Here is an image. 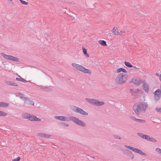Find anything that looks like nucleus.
Returning <instances> with one entry per match:
<instances>
[{"label":"nucleus","instance_id":"48","mask_svg":"<svg viewBox=\"0 0 161 161\" xmlns=\"http://www.w3.org/2000/svg\"><path fill=\"white\" fill-rule=\"evenodd\" d=\"M138 149L135 148L134 152L137 153V151H138Z\"/></svg>","mask_w":161,"mask_h":161},{"label":"nucleus","instance_id":"35","mask_svg":"<svg viewBox=\"0 0 161 161\" xmlns=\"http://www.w3.org/2000/svg\"><path fill=\"white\" fill-rule=\"evenodd\" d=\"M20 3H21L23 4L27 5L28 4V3L25 1H23V0H19Z\"/></svg>","mask_w":161,"mask_h":161},{"label":"nucleus","instance_id":"52","mask_svg":"<svg viewBox=\"0 0 161 161\" xmlns=\"http://www.w3.org/2000/svg\"><path fill=\"white\" fill-rule=\"evenodd\" d=\"M156 74L157 76H159V74L158 73H156Z\"/></svg>","mask_w":161,"mask_h":161},{"label":"nucleus","instance_id":"30","mask_svg":"<svg viewBox=\"0 0 161 161\" xmlns=\"http://www.w3.org/2000/svg\"><path fill=\"white\" fill-rule=\"evenodd\" d=\"M7 115V114L6 113L0 110V116H5Z\"/></svg>","mask_w":161,"mask_h":161},{"label":"nucleus","instance_id":"24","mask_svg":"<svg viewBox=\"0 0 161 161\" xmlns=\"http://www.w3.org/2000/svg\"><path fill=\"white\" fill-rule=\"evenodd\" d=\"M2 107H6L8 106L9 103L5 102H2Z\"/></svg>","mask_w":161,"mask_h":161},{"label":"nucleus","instance_id":"44","mask_svg":"<svg viewBox=\"0 0 161 161\" xmlns=\"http://www.w3.org/2000/svg\"><path fill=\"white\" fill-rule=\"evenodd\" d=\"M156 110L158 112H161V108H156Z\"/></svg>","mask_w":161,"mask_h":161},{"label":"nucleus","instance_id":"5","mask_svg":"<svg viewBox=\"0 0 161 161\" xmlns=\"http://www.w3.org/2000/svg\"><path fill=\"white\" fill-rule=\"evenodd\" d=\"M72 65L73 67L75 68L77 70L82 72L84 67L82 66L74 63H72Z\"/></svg>","mask_w":161,"mask_h":161},{"label":"nucleus","instance_id":"39","mask_svg":"<svg viewBox=\"0 0 161 161\" xmlns=\"http://www.w3.org/2000/svg\"><path fill=\"white\" fill-rule=\"evenodd\" d=\"M156 151L161 155V149L159 148H157Z\"/></svg>","mask_w":161,"mask_h":161},{"label":"nucleus","instance_id":"27","mask_svg":"<svg viewBox=\"0 0 161 161\" xmlns=\"http://www.w3.org/2000/svg\"><path fill=\"white\" fill-rule=\"evenodd\" d=\"M137 153H138L141 155H142L143 156H146L147 154L145 153L142 152L141 150L138 149V150L137 151Z\"/></svg>","mask_w":161,"mask_h":161},{"label":"nucleus","instance_id":"12","mask_svg":"<svg viewBox=\"0 0 161 161\" xmlns=\"http://www.w3.org/2000/svg\"><path fill=\"white\" fill-rule=\"evenodd\" d=\"M30 120L31 121H40L41 120V119L40 118H37L34 115H31Z\"/></svg>","mask_w":161,"mask_h":161},{"label":"nucleus","instance_id":"54","mask_svg":"<svg viewBox=\"0 0 161 161\" xmlns=\"http://www.w3.org/2000/svg\"><path fill=\"white\" fill-rule=\"evenodd\" d=\"M160 93H161V90L160 91Z\"/></svg>","mask_w":161,"mask_h":161},{"label":"nucleus","instance_id":"45","mask_svg":"<svg viewBox=\"0 0 161 161\" xmlns=\"http://www.w3.org/2000/svg\"><path fill=\"white\" fill-rule=\"evenodd\" d=\"M116 31L115 32L114 34L119 35V32L118 30L117 29H116Z\"/></svg>","mask_w":161,"mask_h":161},{"label":"nucleus","instance_id":"25","mask_svg":"<svg viewBox=\"0 0 161 161\" xmlns=\"http://www.w3.org/2000/svg\"><path fill=\"white\" fill-rule=\"evenodd\" d=\"M125 147H126V148H128V149H130V150H131L133 151H134L135 149V148H134V147H131L130 146H127V145H125Z\"/></svg>","mask_w":161,"mask_h":161},{"label":"nucleus","instance_id":"43","mask_svg":"<svg viewBox=\"0 0 161 161\" xmlns=\"http://www.w3.org/2000/svg\"><path fill=\"white\" fill-rule=\"evenodd\" d=\"M20 158L19 157H18L16 159H14L12 161H19L20 160Z\"/></svg>","mask_w":161,"mask_h":161},{"label":"nucleus","instance_id":"4","mask_svg":"<svg viewBox=\"0 0 161 161\" xmlns=\"http://www.w3.org/2000/svg\"><path fill=\"white\" fill-rule=\"evenodd\" d=\"M160 90L159 89H157L154 93V98L155 100H158L161 97Z\"/></svg>","mask_w":161,"mask_h":161},{"label":"nucleus","instance_id":"26","mask_svg":"<svg viewBox=\"0 0 161 161\" xmlns=\"http://www.w3.org/2000/svg\"><path fill=\"white\" fill-rule=\"evenodd\" d=\"M137 153H138L141 155H142L143 156H146L147 154L145 153L142 152L141 150L138 149V150L137 151Z\"/></svg>","mask_w":161,"mask_h":161},{"label":"nucleus","instance_id":"53","mask_svg":"<svg viewBox=\"0 0 161 161\" xmlns=\"http://www.w3.org/2000/svg\"><path fill=\"white\" fill-rule=\"evenodd\" d=\"M91 157H92V158H94V157L93 156H91Z\"/></svg>","mask_w":161,"mask_h":161},{"label":"nucleus","instance_id":"29","mask_svg":"<svg viewBox=\"0 0 161 161\" xmlns=\"http://www.w3.org/2000/svg\"><path fill=\"white\" fill-rule=\"evenodd\" d=\"M31 115L29 114L26 113L25 114L24 118L26 119H28L29 120H30Z\"/></svg>","mask_w":161,"mask_h":161},{"label":"nucleus","instance_id":"33","mask_svg":"<svg viewBox=\"0 0 161 161\" xmlns=\"http://www.w3.org/2000/svg\"><path fill=\"white\" fill-rule=\"evenodd\" d=\"M136 121L138 122L142 123H145L146 122V121L144 119H137Z\"/></svg>","mask_w":161,"mask_h":161},{"label":"nucleus","instance_id":"31","mask_svg":"<svg viewBox=\"0 0 161 161\" xmlns=\"http://www.w3.org/2000/svg\"><path fill=\"white\" fill-rule=\"evenodd\" d=\"M1 55L6 59H8L9 55H7L5 54L4 53H1Z\"/></svg>","mask_w":161,"mask_h":161},{"label":"nucleus","instance_id":"18","mask_svg":"<svg viewBox=\"0 0 161 161\" xmlns=\"http://www.w3.org/2000/svg\"><path fill=\"white\" fill-rule=\"evenodd\" d=\"M98 43L100 45L103 46H107V44L106 42L104 40H100L98 41Z\"/></svg>","mask_w":161,"mask_h":161},{"label":"nucleus","instance_id":"40","mask_svg":"<svg viewBox=\"0 0 161 161\" xmlns=\"http://www.w3.org/2000/svg\"><path fill=\"white\" fill-rule=\"evenodd\" d=\"M137 134L139 136L142 138L144 135L142 133H137Z\"/></svg>","mask_w":161,"mask_h":161},{"label":"nucleus","instance_id":"21","mask_svg":"<svg viewBox=\"0 0 161 161\" xmlns=\"http://www.w3.org/2000/svg\"><path fill=\"white\" fill-rule=\"evenodd\" d=\"M121 72H122L124 73H126L127 72L126 70L123 68H119L117 69V73H119Z\"/></svg>","mask_w":161,"mask_h":161},{"label":"nucleus","instance_id":"46","mask_svg":"<svg viewBox=\"0 0 161 161\" xmlns=\"http://www.w3.org/2000/svg\"><path fill=\"white\" fill-rule=\"evenodd\" d=\"M45 136H44V137H46L47 138H48L50 136L46 134H45Z\"/></svg>","mask_w":161,"mask_h":161},{"label":"nucleus","instance_id":"51","mask_svg":"<svg viewBox=\"0 0 161 161\" xmlns=\"http://www.w3.org/2000/svg\"><path fill=\"white\" fill-rule=\"evenodd\" d=\"M1 103H2V102H0V107H2Z\"/></svg>","mask_w":161,"mask_h":161},{"label":"nucleus","instance_id":"47","mask_svg":"<svg viewBox=\"0 0 161 161\" xmlns=\"http://www.w3.org/2000/svg\"><path fill=\"white\" fill-rule=\"evenodd\" d=\"M125 31H120L119 33V35H122L123 33H124Z\"/></svg>","mask_w":161,"mask_h":161},{"label":"nucleus","instance_id":"2","mask_svg":"<svg viewBox=\"0 0 161 161\" xmlns=\"http://www.w3.org/2000/svg\"><path fill=\"white\" fill-rule=\"evenodd\" d=\"M147 107V104L146 102L142 103H135L133 106L132 109L135 114L137 115L142 112H144Z\"/></svg>","mask_w":161,"mask_h":161},{"label":"nucleus","instance_id":"6","mask_svg":"<svg viewBox=\"0 0 161 161\" xmlns=\"http://www.w3.org/2000/svg\"><path fill=\"white\" fill-rule=\"evenodd\" d=\"M143 85L142 86L143 90L147 93H148L149 89V86L148 84L147 83L145 80L143 81Z\"/></svg>","mask_w":161,"mask_h":161},{"label":"nucleus","instance_id":"32","mask_svg":"<svg viewBox=\"0 0 161 161\" xmlns=\"http://www.w3.org/2000/svg\"><path fill=\"white\" fill-rule=\"evenodd\" d=\"M148 141H149L150 142H157L156 140L153 137H149V138L148 139Z\"/></svg>","mask_w":161,"mask_h":161},{"label":"nucleus","instance_id":"22","mask_svg":"<svg viewBox=\"0 0 161 161\" xmlns=\"http://www.w3.org/2000/svg\"><path fill=\"white\" fill-rule=\"evenodd\" d=\"M83 52L84 54L86 56V57L88 58L89 55L87 52V50L83 47Z\"/></svg>","mask_w":161,"mask_h":161},{"label":"nucleus","instance_id":"37","mask_svg":"<svg viewBox=\"0 0 161 161\" xmlns=\"http://www.w3.org/2000/svg\"><path fill=\"white\" fill-rule=\"evenodd\" d=\"M61 125L64 127H68L69 125L66 123L64 122H62Z\"/></svg>","mask_w":161,"mask_h":161},{"label":"nucleus","instance_id":"14","mask_svg":"<svg viewBox=\"0 0 161 161\" xmlns=\"http://www.w3.org/2000/svg\"><path fill=\"white\" fill-rule=\"evenodd\" d=\"M104 103H105L103 101L99 102L98 100L96 99L94 103V105L99 106L103 105Z\"/></svg>","mask_w":161,"mask_h":161},{"label":"nucleus","instance_id":"42","mask_svg":"<svg viewBox=\"0 0 161 161\" xmlns=\"http://www.w3.org/2000/svg\"><path fill=\"white\" fill-rule=\"evenodd\" d=\"M113 136V137L115 138L119 139H121V138L120 137H119V136H118V135H114Z\"/></svg>","mask_w":161,"mask_h":161},{"label":"nucleus","instance_id":"1","mask_svg":"<svg viewBox=\"0 0 161 161\" xmlns=\"http://www.w3.org/2000/svg\"><path fill=\"white\" fill-rule=\"evenodd\" d=\"M55 118L62 121H68L72 120L76 124L82 127H86V124L83 121L78 118L73 116H70L69 118L64 116H55Z\"/></svg>","mask_w":161,"mask_h":161},{"label":"nucleus","instance_id":"28","mask_svg":"<svg viewBox=\"0 0 161 161\" xmlns=\"http://www.w3.org/2000/svg\"><path fill=\"white\" fill-rule=\"evenodd\" d=\"M137 153H138L141 155H142L143 156H146L147 154L145 153L142 152L141 150L138 149V150L137 151Z\"/></svg>","mask_w":161,"mask_h":161},{"label":"nucleus","instance_id":"23","mask_svg":"<svg viewBox=\"0 0 161 161\" xmlns=\"http://www.w3.org/2000/svg\"><path fill=\"white\" fill-rule=\"evenodd\" d=\"M16 80L17 81H21L24 82H27V81H26L25 79L21 77L20 78L17 77L16 78Z\"/></svg>","mask_w":161,"mask_h":161},{"label":"nucleus","instance_id":"11","mask_svg":"<svg viewBox=\"0 0 161 161\" xmlns=\"http://www.w3.org/2000/svg\"><path fill=\"white\" fill-rule=\"evenodd\" d=\"M8 59L10 60H12L13 61L15 62H19L20 61V59L17 57H15L14 56L9 55Z\"/></svg>","mask_w":161,"mask_h":161},{"label":"nucleus","instance_id":"16","mask_svg":"<svg viewBox=\"0 0 161 161\" xmlns=\"http://www.w3.org/2000/svg\"><path fill=\"white\" fill-rule=\"evenodd\" d=\"M127 156L131 158L132 159H133L134 158V155L131 152L128 150H127Z\"/></svg>","mask_w":161,"mask_h":161},{"label":"nucleus","instance_id":"15","mask_svg":"<svg viewBox=\"0 0 161 161\" xmlns=\"http://www.w3.org/2000/svg\"><path fill=\"white\" fill-rule=\"evenodd\" d=\"M86 100L89 103L92 104L93 105H95L94 103L95 102L96 99H92L90 98H86Z\"/></svg>","mask_w":161,"mask_h":161},{"label":"nucleus","instance_id":"9","mask_svg":"<svg viewBox=\"0 0 161 161\" xmlns=\"http://www.w3.org/2000/svg\"><path fill=\"white\" fill-rule=\"evenodd\" d=\"M139 91L138 89H137L136 90L134 91L133 89H130V92L131 93L132 95L134 96L135 97H137L138 96L137 95L138 92Z\"/></svg>","mask_w":161,"mask_h":161},{"label":"nucleus","instance_id":"20","mask_svg":"<svg viewBox=\"0 0 161 161\" xmlns=\"http://www.w3.org/2000/svg\"><path fill=\"white\" fill-rule=\"evenodd\" d=\"M125 65L128 67L131 68V67H134L129 62L125 61L124 62Z\"/></svg>","mask_w":161,"mask_h":161},{"label":"nucleus","instance_id":"19","mask_svg":"<svg viewBox=\"0 0 161 161\" xmlns=\"http://www.w3.org/2000/svg\"><path fill=\"white\" fill-rule=\"evenodd\" d=\"M16 95V97H19L21 99L24 100L26 98V97H24V95L21 93H19Z\"/></svg>","mask_w":161,"mask_h":161},{"label":"nucleus","instance_id":"7","mask_svg":"<svg viewBox=\"0 0 161 161\" xmlns=\"http://www.w3.org/2000/svg\"><path fill=\"white\" fill-rule=\"evenodd\" d=\"M130 82H132L135 85H138L141 84L142 82V81L141 80H137V79L133 78L131 80Z\"/></svg>","mask_w":161,"mask_h":161},{"label":"nucleus","instance_id":"34","mask_svg":"<svg viewBox=\"0 0 161 161\" xmlns=\"http://www.w3.org/2000/svg\"><path fill=\"white\" fill-rule=\"evenodd\" d=\"M149 138V136L148 135H144L142 138L148 141V139Z\"/></svg>","mask_w":161,"mask_h":161},{"label":"nucleus","instance_id":"49","mask_svg":"<svg viewBox=\"0 0 161 161\" xmlns=\"http://www.w3.org/2000/svg\"><path fill=\"white\" fill-rule=\"evenodd\" d=\"M116 31V29H115V28H114V29L112 30L113 32L114 33Z\"/></svg>","mask_w":161,"mask_h":161},{"label":"nucleus","instance_id":"36","mask_svg":"<svg viewBox=\"0 0 161 161\" xmlns=\"http://www.w3.org/2000/svg\"><path fill=\"white\" fill-rule=\"evenodd\" d=\"M78 108L79 107H77L74 106L72 107V108H71V109L73 111L76 113V110L77 109V108Z\"/></svg>","mask_w":161,"mask_h":161},{"label":"nucleus","instance_id":"13","mask_svg":"<svg viewBox=\"0 0 161 161\" xmlns=\"http://www.w3.org/2000/svg\"><path fill=\"white\" fill-rule=\"evenodd\" d=\"M5 83H6L7 84L9 85H11L16 86H18V85L17 83L11 81L6 80L5 81Z\"/></svg>","mask_w":161,"mask_h":161},{"label":"nucleus","instance_id":"38","mask_svg":"<svg viewBox=\"0 0 161 161\" xmlns=\"http://www.w3.org/2000/svg\"><path fill=\"white\" fill-rule=\"evenodd\" d=\"M37 136L41 137H44V136H45V133L43 134L42 133H38L37 134Z\"/></svg>","mask_w":161,"mask_h":161},{"label":"nucleus","instance_id":"10","mask_svg":"<svg viewBox=\"0 0 161 161\" xmlns=\"http://www.w3.org/2000/svg\"><path fill=\"white\" fill-rule=\"evenodd\" d=\"M25 103L30 105H33L34 103L32 100L30 99L27 97H26L24 100Z\"/></svg>","mask_w":161,"mask_h":161},{"label":"nucleus","instance_id":"17","mask_svg":"<svg viewBox=\"0 0 161 161\" xmlns=\"http://www.w3.org/2000/svg\"><path fill=\"white\" fill-rule=\"evenodd\" d=\"M82 73H83L85 74H91L92 73V72L90 70L87 69L84 67V69L82 72Z\"/></svg>","mask_w":161,"mask_h":161},{"label":"nucleus","instance_id":"41","mask_svg":"<svg viewBox=\"0 0 161 161\" xmlns=\"http://www.w3.org/2000/svg\"><path fill=\"white\" fill-rule=\"evenodd\" d=\"M130 118L133 120L134 121H136L137 120V119L135 117L133 116H130Z\"/></svg>","mask_w":161,"mask_h":161},{"label":"nucleus","instance_id":"3","mask_svg":"<svg viewBox=\"0 0 161 161\" xmlns=\"http://www.w3.org/2000/svg\"><path fill=\"white\" fill-rule=\"evenodd\" d=\"M127 75L120 73L116 78L115 80V82L117 84L121 85L127 81Z\"/></svg>","mask_w":161,"mask_h":161},{"label":"nucleus","instance_id":"8","mask_svg":"<svg viewBox=\"0 0 161 161\" xmlns=\"http://www.w3.org/2000/svg\"><path fill=\"white\" fill-rule=\"evenodd\" d=\"M77 113H78L82 115H87L88 114L81 108H78L76 110Z\"/></svg>","mask_w":161,"mask_h":161},{"label":"nucleus","instance_id":"50","mask_svg":"<svg viewBox=\"0 0 161 161\" xmlns=\"http://www.w3.org/2000/svg\"><path fill=\"white\" fill-rule=\"evenodd\" d=\"M159 79L160 80H161V74L159 76Z\"/></svg>","mask_w":161,"mask_h":161}]
</instances>
